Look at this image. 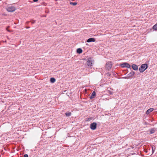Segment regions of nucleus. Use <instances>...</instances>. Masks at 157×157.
I'll list each match as a JSON object with an SVG mask.
<instances>
[{
    "label": "nucleus",
    "mask_w": 157,
    "mask_h": 157,
    "mask_svg": "<svg viewBox=\"0 0 157 157\" xmlns=\"http://www.w3.org/2000/svg\"><path fill=\"white\" fill-rule=\"evenodd\" d=\"M147 67V65L146 64H144L141 65L139 68V71L140 72H144Z\"/></svg>",
    "instance_id": "1"
},
{
    "label": "nucleus",
    "mask_w": 157,
    "mask_h": 157,
    "mask_svg": "<svg viewBox=\"0 0 157 157\" xmlns=\"http://www.w3.org/2000/svg\"><path fill=\"white\" fill-rule=\"evenodd\" d=\"M112 67V64L111 62L109 61L106 63L105 65V67L107 70H109Z\"/></svg>",
    "instance_id": "2"
},
{
    "label": "nucleus",
    "mask_w": 157,
    "mask_h": 157,
    "mask_svg": "<svg viewBox=\"0 0 157 157\" xmlns=\"http://www.w3.org/2000/svg\"><path fill=\"white\" fill-rule=\"evenodd\" d=\"M93 61V60L92 58H89L88 59L86 62V64L88 66H92Z\"/></svg>",
    "instance_id": "3"
},
{
    "label": "nucleus",
    "mask_w": 157,
    "mask_h": 157,
    "mask_svg": "<svg viewBox=\"0 0 157 157\" xmlns=\"http://www.w3.org/2000/svg\"><path fill=\"white\" fill-rule=\"evenodd\" d=\"M120 66L122 67H127V68H129L130 67V65L128 63H121L120 64Z\"/></svg>",
    "instance_id": "4"
},
{
    "label": "nucleus",
    "mask_w": 157,
    "mask_h": 157,
    "mask_svg": "<svg viewBox=\"0 0 157 157\" xmlns=\"http://www.w3.org/2000/svg\"><path fill=\"white\" fill-rule=\"evenodd\" d=\"M97 123L95 122H93L90 125V128L93 130H95L97 127Z\"/></svg>",
    "instance_id": "5"
},
{
    "label": "nucleus",
    "mask_w": 157,
    "mask_h": 157,
    "mask_svg": "<svg viewBox=\"0 0 157 157\" xmlns=\"http://www.w3.org/2000/svg\"><path fill=\"white\" fill-rule=\"evenodd\" d=\"M95 41V38H90L88 39L87 40V42H94Z\"/></svg>",
    "instance_id": "6"
},
{
    "label": "nucleus",
    "mask_w": 157,
    "mask_h": 157,
    "mask_svg": "<svg viewBox=\"0 0 157 157\" xmlns=\"http://www.w3.org/2000/svg\"><path fill=\"white\" fill-rule=\"evenodd\" d=\"M135 74V72L133 71H132L131 72L129 73L128 75V77H132Z\"/></svg>",
    "instance_id": "7"
},
{
    "label": "nucleus",
    "mask_w": 157,
    "mask_h": 157,
    "mask_svg": "<svg viewBox=\"0 0 157 157\" xmlns=\"http://www.w3.org/2000/svg\"><path fill=\"white\" fill-rule=\"evenodd\" d=\"M132 69L134 70H138V67L135 64H133L132 65Z\"/></svg>",
    "instance_id": "8"
},
{
    "label": "nucleus",
    "mask_w": 157,
    "mask_h": 157,
    "mask_svg": "<svg viewBox=\"0 0 157 157\" xmlns=\"http://www.w3.org/2000/svg\"><path fill=\"white\" fill-rule=\"evenodd\" d=\"M96 95V93L95 91H93L92 94L91 95L90 97V99H92L94 98L95 96Z\"/></svg>",
    "instance_id": "9"
},
{
    "label": "nucleus",
    "mask_w": 157,
    "mask_h": 157,
    "mask_svg": "<svg viewBox=\"0 0 157 157\" xmlns=\"http://www.w3.org/2000/svg\"><path fill=\"white\" fill-rule=\"evenodd\" d=\"M154 110L153 108H150L148 109L146 111V114H149L150 113L152 112Z\"/></svg>",
    "instance_id": "10"
},
{
    "label": "nucleus",
    "mask_w": 157,
    "mask_h": 157,
    "mask_svg": "<svg viewBox=\"0 0 157 157\" xmlns=\"http://www.w3.org/2000/svg\"><path fill=\"white\" fill-rule=\"evenodd\" d=\"M82 50L81 48H78L77 50V52L79 54L81 53H82Z\"/></svg>",
    "instance_id": "11"
},
{
    "label": "nucleus",
    "mask_w": 157,
    "mask_h": 157,
    "mask_svg": "<svg viewBox=\"0 0 157 157\" xmlns=\"http://www.w3.org/2000/svg\"><path fill=\"white\" fill-rule=\"evenodd\" d=\"M56 81V79L53 78H50V82L52 83H54Z\"/></svg>",
    "instance_id": "12"
},
{
    "label": "nucleus",
    "mask_w": 157,
    "mask_h": 157,
    "mask_svg": "<svg viewBox=\"0 0 157 157\" xmlns=\"http://www.w3.org/2000/svg\"><path fill=\"white\" fill-rule=\"evenodd\" d=\"M71 113L69 112V113H65V115L67 117H69L71 116Z\"/></svg>",
    "instance_id": "13"
},
{
    "label": "nucleus",
    "mask_w": 157,
    "mask_h": 157,
    "mask_svg": "<svg viewBox=\"0 0 157 157\" xmlns=\"http://www.w3.org/2000/svg\"><path fill=\"white\" fill-rule=\"evenodd\" d=\"M152 28L153 29L157 30V23L153 26Z\"/></svg>",
    "instance_id": "14"
},
{
    "label": "nucleus",
    "mask_w": 157,
    "mask_h": 157,
    "mask_svg": "<svg viewBox=\"0 0 157 157\" xmlns=\"http://www.w3.org/2000/svg\"><path fill=\"white\" fill-rule=\"evenodd\" d=\"M70 4L71 5H73V6H75L77 4V3L76 2H71L70 3Z\"/></svg>",
    "instance_id": "15"
},
{
    "label": "nucleus",
    "mask_w": 157,
    "mask_h": 157,
    "mask_svg": "<svg viewBox=\"0 0 157 157\" xmlns=\"http://www.w3.org/2000/svg\"><path fill=\"white\" fill-rule=\"evenodd\" d=\"M9 8L11 10H15L16 9L14 7L11 6L9 7Z\"/></svg>",
    "instance_id": "16"
},
{
    "label": "nucleus",
    "mask_w": 157,
    "mask_h": 157,
    "mask_svg": "<svg viewBox=\"0 0 157 157\" xmlns=\"http://www.w3.org/2000/svg\"><path fill=\"white\" fill-rule=\"evenodd\" d=\"M155 149V147L154 146V147H153V146L152 147V153H154Z\"/></svg>",
    "instance_id": "17"
},
{
    "label": "nucleus",
    "mask_w": 157,
    "mask_h": 157,
    "mask_svg": "<svg viewBox=\"0 0 157 157\" xmlns=\"http://www.w3.org/2000/svg\"><path fill=\"white\" fill-rule=\"evenodd\" d=\"M155 131L154 129H151L150 130V133L151 134L155 132Z\"/></svg>",
    "instance_id": "18"
},
{
    "label": "nucleus",
    "mask_w": 157,
    "mask_h": 157,
    "mask_svg": "<svg viewBox=\"0 0 157 157\" xmlns=\"http://www.w3.org/2000/svg\"><path fill=\"white\" fill-rule=\"evenodd\" d=\"M9 27H10V26H8V27H7V28H6V30H7L8 32H10V31L8 29V28H9Z\"/></svg>",
    "instance_id": "19"
},
{
    "label": "nucleus",
    "mask_w": 157,
    "mask_h": 157,
    "mask_svg": "<svg viewBox=\"0 0 157 157\" xmlns=\"http://www.w3.org/2000/svg\"><path fill=\"white\" fill-rule=\"evenodd\" d=\"M36 21L35 20H33L31 21V23L32 24H34L35 22Z\"/></svg>",
    "instance_id": "20"
},
{
    "label": "nucleus",
    "mask_w": 157,
    "mask_h": 157,
    "mask_svg": "<svg viewBox=\"0 0 157 157\" xmlns=\"http://www.w3.org/2000/svg\"><path fill=\"white\" fill-rule=\"evenodd\" d=\"M108 93L109 94H113V93L112 92H111V91H109Z\"/></svg>",
    "instance_id": "21"
},
{
    "label": "nucleus",
    "mask_w": 157,
    "mask_h": 157,
    "mask_svg": "<svg viewBox=\"0 0 157 157\" xmlns=\"http://www.w3.org/2000/svg\"><path fill=\"white\" fill-rule=\"evenodd\" d=\"M24 157H28V155L27 154H25L24 156Z\"/></svg>",
    "instance_id": "22"
},
{
    "label": "nucleus",
    "mask_w": 157,
    "mask_h": 157,
    "mask_svg": "<svg viewBox=\"0 0 157 157\" xmlns=\"http://www.w3.org/2000/svg\"><path fill=\"white\" fill-rule=\"evenodd\" d=\"M7 11L9 12H13V11H14V10H7Z\"/></svg>",
    "instance_id": "23"
},
{
    "label": "nucleus",
    "mask_w": 157,
    "mask_h": 157,
    "mask_svg": "<svg viewBox=\"0 0 157 157\" xmlns=\"http://www.w3.org/2000/svg\"><path fill=\"white\" fill-rule=\"evenodd\" d=\"M34 2H37L38 0H33Z\"/></svg>",
    "instance_id": "24"
},
{
    "label": "nucleus",
    "mask_w": 157,
    "mask_h": 157,
    "mask_svg": "<svg viewBox=\"0 0 157 157\" xmlns=\"http://www.w3.org/2000/svg\"><path fill=\"white\" fill-rule=\"evenodd\" d=\"M123 78H127V77H124Z\"/></svg>",
    "instance_id": "25"
}]
</instances>
